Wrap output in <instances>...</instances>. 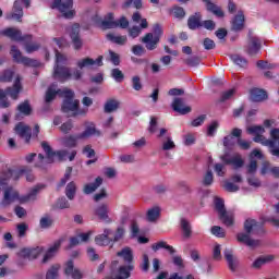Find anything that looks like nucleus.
<instances>
[{
	"label": "nucleus",
	"mask_w": 279,
	"mask_h": 279,
	"mask_svg": "<svg viewBox=\"0 0 279 279\" xmlns=\"http://www.w3.org/2000/svg\"><path fill=\"white\" fill-rule=\"evenodd\" d=\"M214 171L219 178H223L226 175V165L223 163H216L214 166Z\"/></svg>",
	"instance_id": "62"
},
{
	"label": "nucleus",
	"mask_w": 279,
	"mask_h": 279,
	"mask_svg": "<svg viewBox=\"0 0 279 279\" xmlns=\"http://www.w3.org/2000/svg\"><path fill=\"white\" fill-rule=\"evenodd\" d=\"M51 10H58L63 19H74L75 10H73V0H53L50 4Z\"/></svg>",
	"instance_id": "8"
},
{
	"label": "nucleus",
	"mask_w": 279,
	"mask_h": 279,
	"mask_svg": "<svg viewBox=\"0 0 279 279\" xmlns=\"http://www.w3.org/2000/svg\"><path fill=\"white\" fill-rule=\"evenodd\" d=\"M60 276V265H52L46 272V279H57Z\"/></svg>",
	"instance_id": "46"
},
{
	"label": "nucleus",
	"mask_w": 279,
	"mask_h": 279,
	"mask_svg": "<svg viewBox=\"0 0 279 279\" xmlns=\"http://www.w3.org/2000/svg\"><path fill=\"white\" fill-rule=\"evenodd\" d=\"M172 14H173L174 19L182 20L186 16V11H184V8H182V7H174L172 9Z\"/></svg>",
	"instance_id": "59"
},
{
	"label": "nucleus",
	"mask_w": 279,
	"mask_h": 279,
	"mask_svg": "<svg viewBox=\"0 0 279 279\" xmlns=\"http://www.w3.org/2000/svg\"><path fill=\"white\" fill-rule=\"evenodd\" d=\"M132 88L134 90H143V83L141 82V76L135 75L132 77Z\"/></svg>",
	"instance_id": "61"
},
{
	"label": "nucleus",
	"mask_w": 279,
	"mask_h": 279,
	"mask_svg": "<svg viewBox=\"0 0 279 279\" xmlns=\"http://www.w3.org/2000/svg\"><path fill=\"white\" fill-rule=\"evenodd\" d=\"M41 147L46 154V157L44 154H39L37 157V160L35 162V167L37 169H45L47 165L53 163V158L58 156L59 160H66V157L69 156L68 150H59V151H53L49 143L43 142Z\"/></svg>",
	"instance_id": "5"
},
{
	"label": "nucleus",
	"mask_w": 279,
	"mask_h": 279,
	"mask_svg": "<svg viewBox=\"0 0 279 279\" xmlns=\"http://www.w3.org/2000/svg\"><path fill=\"white\" fill-rule=\"evenodd\" d=\"M220 160L223 161V165H232L233 169H241L245 165L243 157L241 155L235 154L230 158V153H226L225 155L220 156Z\"/></svg>",
	"instance_id": "13"
},
{
	"label": "nucleus",
	"mask_w": 279,
	"mask_h": 279,
	"mask_svg": "<svg viewBox=\"0 0 279 279\" xmlns=\"http://www.w3.org/2000/svg\"><path fill=\"white\" fill-rule=\"evenodd\" d=\"M44 250L45 248H43V246H37L33 248H23L21 251V256H23L24 258H29V260H34L35 258H38L40 254H43Z\"/></svg>",
	"instance_id": "27"
},
{
	"label": "nucleus",
	"mask_w": 279,
	"mask_h": 279,
	"mask_svg": "<svg viewBox=\"0 0 279 279\" xmlns=\"http://www.w3.org/2000/svg\"><path fill=\"white\" fill-rule=\"evenodd\" d=\"M171 108L174 112L179 114H189L191 112V107L184 105V99L180 97H175L171 104Z\"/></svg>",
	"instance_id": "21"
},
{
	"label": "nucleus",
	"mask_w": 279,
	"mask_h": 279,
	"mask_svg": "<svg viewBox=\"0 0 279 279\" xmlns=\"http://www.w3.org/2000/svg\"><path fill=\"white\" fill-rule=\"evenodd\" d=\"M149 134H156L158 132V118L151 116L148 126Z\"/></svg>",
	"instance_id": "58"
},
{
	"label": "nucleus",
	"mask_w": 279,
	"mask_h": 279,
	"mask_svg": "<svg viewBox=\"0 0 279 279\" xmlns=\"http://www.w3.org/2000/svg\"><path fill=\"white\" fill-rule=\"evenodd\" d=\"M213 182H215V175L213 174V170H207L203 178V186H211Z\"/></svg>",
	"instance_id": "54"
},
{
	"label": "nucleus",
	"mask_w": 279,
	"mask_h": 279,
	"mask_svg": "<svg viewBox=\"0 0 279 279\" xmlns=\"http://www.w3.org/2000/svg\"><path fill=\"white\" fill-rule=\"evenodd\" d=\"M135 8V10H142L143 0H124L121 4L122 10H130V8Z\"/></svg>",
	"instance_id": "42"
},
{
	"label": "nucleus",
	"mask_w": 279,
	"mask_h": 279,
	"mask_svg": "<svg viewBox=\"0 0 279 279\" xmlns=\"http://www.w3.org/2000/svg\"><path fill=\"white\" fill-rule=\"evenodd\" d=\"M151 250L155 251V252H158V250H166L172 256H173V254H175V248H173V246L167 244L166 241H159L157 243H154L151 245Z\"/></svg>",
	"instance_id": "38"
},
{
	"label": "nucleus",
	"mask_w": 279,
	"mask_h": 279,
	"mask_svg": "<svg viewBox=\"0 0 279 279\" xmlns=\"http://www.w3.org/2000/svg\"><path fill=\"white\" fill-rule=\"evenodd\" d=\"M101 184H104V179L101 177H97L94 183H88L84 186L83 193L85 195H90L92 193H95Z\"/></svg>",
	"instance_id": "34"
},
{
	"label": "nucleus",
	"mask_w": 279,
	"mask_h": 279,
	"mask_svg": "<svg viewBox=\"0 0 279 279\" xmlns=\"http://www.w3.org/2000/svg\"><path fill=\"white\" fill-rule=\"evenodd\" d=\"M260 49H263V41L258 36L254 35V32L248 31L246 45L244 46V53L254 58V56H258V53H260Z\"/></svg>",
	"instance_id": "6"
},
{
	"label": "nucleus",
	"mask_w": 279,
	"mask_h": 279,
	"mask_svg": "<svg viewBox=\"0 0 279 279\" xmlns=\"http://www.w3.org/2000/svg\"><path fill=\"white\" fill-rule=\"evenodd\" d=\"M107 40L114 43V45H125L128 43V36H116L112 33L106 35Z\"/></svg>",
	"instance_id": "43"
},
{
	"label": "nucleus",
	"mask_w": 279,
	"mask_h": 279,
	"mask_svg": "<svg viewBox=\"0 0 279 279\" xmlns=\"http://www.w3.org/2000/svg\"><path fill=\"white\" fill-rule=\"evenodd\" d=\"M180 226L184 239H191L193 236V227L186 218H181Z\"/></svg>",
	"instance_id": "35"
},
{
	"label": "nucleus",
	"mask_w": 279,
	"mask_h": 279,
	"mask_svg": "<svg viewBox=\"0 0 279 279\" xmlns=\"http://www.w3.org/2000/svg\"><path fill=\"white\" fill-rule=\"evenodd\" d=\"M109 213L110 207L106 203L98 205L94 210V215H96V217H98V219L105 223H112V218H110Z\"/></svg>",
	"instance_id": "14"
},
{
	"label": "nucleus",
	"mask_w": 279,
	"mask_h": 279,
	"mask_svg": "<svg viewBox=\"0 0 279 279\" xmlns=\"http://www.w3.org/2000/svg\"><path fill=\"white\" fill-rule=\"evenodd\" d=\"M153 32L154 33H148L142 38V43L148 51H154V49L158 48V43H160V36L162 35V27L160 24H155Z\"/></svg>",
	"instance_id": "7"
},
{
	"label": "nucleus",
	"mask_w": 279,
	"mask_h": 279,
	"mask_svg": "<svg viewBox=\"0 0 279 279\" xmlns=\"http://www.w3.org/2000/svg\"><path fill=\"white\" fill-rule=\"evenodd\" d=\"M184 64L187 66H199V62H202V59L197 56L189 57L187 59L183 60Z\"/></svg>",
	"instance_id": "57"
},
{
	"label": "nucleus",
	"mask_w": 279,
	"mask_h": 279,
	"mask_svg": "<svg viewBox=\"0 0 279 279\" xmlns=\"http://www.w3.org/2000/svg\"><path fill=\"white\" fill-rule=\"evenodd\" d=\"M253 141L254 143H260V145H264L265 147H269V151L271 156L279 158V147L276 146L275 138L271 137V140H268L263 134H259V135H255Z\"/></svg>",
	"instance_id": "11"
},
{
	"label": "nucleus",
	"mask_w": 279,
	"mask_h": 279,
	"mask_svg": "<svg viewBox=\"0 0 279 279\" xmlns=\"http://www.w3.org/2000/svg\"><path fill=\"white\" fill-rule=\"evenodd\" d=\"M21 90H23V85L21 84V76H16L14 84L12 87H7L4 93L5 95L9 97H11V99H13L14 101H16V99H19V95H21Z\"/></svg>",
	"instance_id": "18"
},
{
	"label": "nucleus",
	"mask_w": 279,
	"mask_h": 279,
	"mask_svg": "<svg viewBox=\"0 0 279 279\" xmlns=\"http://www.w3.org/2000/svg\"><path fill=\"white\" fill-rule=\"evenodd\" d=\"M271 260H274L272 255L260 256L252 264V267L253 269H260L263 265H267V263H271Z\"/></svg>",
	"instance_id": "41"
},
{
	"label": "nucleus",
	"mask_w": 279,
	"mask_h": 279,
	"mask_svg": "<svg viewBox=\"0 0 279 279\" xmlns=\"http://www.w3.org/2000/svg\"><path fill=\"white\" fill-rule=\"evenodd\" d=\"M10 56L13 58V62L17 64H24V66H33L37 68L40 66V62L36 59H32L28 57H24L23 52L16 46H11Z\"/></svg>",
	"instance_id": "9"
},
{
	"label": "nucleus",
	"mask_w": 279,
	"mask_h": 279,
	"mask_svg": "<svg viewBox=\"0 0 279 279\" xmlns=\"http://www.w3.org/2000/svg\"><path fill=\"white\" fill-rule=\"evenodd\" d=\"M252 234H265V229L256 219L248 218L244 221V232L236 234L238 243H243L247 247H258L260 240L252 239Z\"/></svg>",
	"instance_id": "2"
},
{
	"label": "nucleus",
	"mask_w": 279,
	"mask_h": 279,
	"mask_svg": "<svg viewBox=\"0 0 279 279\" xmlns=\"http://www.w3.org/2000/svg\"><path fill=\"white\" fill-rule=\"evenodd\" d=\"M171 149H175V143L171 138V135H166L162 140V150L169 151Z\"/></svg>",
	"instance_id": "47"
},
{
	"label": "nucleus",
	"mask_w": 279,
	"mask_h": 279,
	"mask_svg": "<svg viewBox=\"0 0 279 279\" xmlns=\"http://www.w3.org/2000/svg\"><path fill=\"white\" fill-rule=\"evenodd\" d=\"M64 275L68 276V277H72V279H82V278H84V275L82 274V270L75 268V265L73 264V260H69L65 264Z\"/></svg>",
	"instance_id": "23"
},
{
	"label": "nucleus",
	"mask_w": 279,
	"mask_h": 279,
	"mask_svg": "<svg viewBox=\"0 0 279 279\" xmlns=\"http://www.w3.org/2000/svg\"><path fill=\"white\" fill-rule=\"evenodd\" d=\"M205 8L207 12H210V14H214V16H217V19H223L226 16V13L221 9V7L217 5L213 1H207L205 4Z\"/></svg>",
	"instance_id": "31"
},
{
	"label": "nucleus",
	"mask_w": 279,
	"mask_h": 279,
	"mask_svg": "<svg viewBox=\"0 0 279 279\" xmlns=\"http://www.w3.org/2000/svg\"><path fill=\"white\" fill-rule=\"evenodd\" d=\"M62 112L68 117H86L88 109H80V100L75 99V93L71 89H63ZM75 99V100H74Z\"/></svg>",
	"instance_id": "4"
},
{
	"label": "nucleus",
	"mask_w": 279,
	"mask_h": 279,
	"mask_svg": "<svg viewBox=\"0 0 279 279\" xmlns=\"http://www.w3.org/2000/svg\"><path fill=\"white\" fill-rule=\"evenodd\" d=\"M117 256L123 258L124 263L128 265H123L119 267V260H113L110 265V274L112 279H128L131 276V271L134 270V265H132V260H134V255L132 254V248L124 247L120 252L117 253ZM119 267V268H117Z\"/></svg>",
	"instance_id": "1"
},
{
	"label": "nucleus",
	"mask_w": 279,
	"mask_h": 279,
	"mask_svg": "<svg viewBox=\"0 0 279 279\" xmlns=\"http://www.w3.org/2000/svg\"><path fill=\"white\" fill-rule=\"evenodd\" d=\"M231 60L232 62H234V64L241 66L242 69H245V66H247V59L243 58L240 54H232Z\"/></svg>",
	"instance_id": "50"
},
{
	"label": "nucleus",
	"mask_w": 279,
	"mask_h": 279,
	"mask_svg": "<svg viewBox=\"0 0 279 279\" xmlns=\"http://www.w3.org/2000/svg\"><path fill=\"white\" fill-rule=\"evenodd\" d=\"M160 219V207H153L147 210L146 221L149 223H156Z\"/></svg>",
	"instance_id": "37"
},
{
	"label": "nucleus",
	"mask_w": 279,
	"mask_h": 279,
	"mask_svg": "<svg viewBox=\"0 0 279 279\" xmlns=\"http://www.w3.org/2000/svg\"><path fill=\"white\" fill-rule=\"evenodd\" d=\"M32 171V168L24 166L19 170L11 169V180H19L21 175H24V173H29Z\"/></svg>",
	"instance_id": "45"
},
{
	"label": "nucleus",
	"mask_w": 279,
	"mask_h": 279,
	"mask_svg": "<svg viewBox=\"0 0 279 279\" xmlns=\"http://www.w3.org/2000/svg\"><path fill=\"white\" fill-rule=\"evenodd\" d=\"M75 193H77V185L73 181H71L65 186V195L68 199H71V201L75 199Z\"/></svg>",
	"instance_id": "44"
},
{
	"label": "nucleus",
	"mask_w": 279,
	"mask_h": 279,
	"mask_svg": "<svg viewBox=\"0 0 279 279\" xmlns=\"http://www.w3.org/2000/svg\"><path fill=\"white\" fill-rule=\"evenodd\" d=\"M100 27L101 29H116V27H119V23L114 21V14H107L105 20L100 23Z\"/></svg>",
	"instance_id": "32"
},
{
	"label": "nucleus",
	"mask_w": 279,
	"mask_h": 279,
	"mask_svg": "<svg viewBox=\"0 0 279 279\" xmlns=\"http://www.w3.org/2000/svg\"><path fill=\"white\" fill-rule=\"evenodd\" d=\"M12 77H14V72L11 70H5L0 75V82H12Z\"/></svg>",
	"instance_id": "64"
},
{
	"label": "nucleus",
	"mask_w": 279,
	"mask_h": 279,
	"mask_svg": "<svg viewBox=\"0 0 279 279\" xmlns=\"http://www.w3.org/2000/svg\"><path fill=\"white\" fill-rule=\"evenodd\" d=\"M39 227L41 230H49V228L53 227V217L51 215L46 214L39 220Z\"/></svg>",
	"instance_id": "40"
},
{
	"label": "nucleus",
	"mask_w": 279,
	"mask_h": 279,
	"mask_svg": "<svg viewBox=\"0 0 279 279\" xmlns=\"http://www.w3.org/2000/svg\"><path fill=\"white\" fill-rule=\"evenodd\" d=\"M2 36L15 40L16 43H23V40H32V35H24L19 28L8 27L2 31Z\"/></svg>",
	"instance_id": "12"
},
{
	"label": "nucleus",
	"mask_w": 279,
	"mask_h": 279,
	"mask_svg": "<svg viewBox=\"0 0 279 279\" xmlns=\"http://www.w3.org/2000/svg\"><path fill=\"white\" fill-rule=\"evenodd\" d=\"M113 231L112 229H105L102 234H98L95 238L96 245L106 246L112 243Z\"/></svg>",
	"instance_id": "22"
},
{
	"label": "nucleus",
	"mask_w": 279,
	"mask_h": 279,
	"mask_svg": "<svg viewBox=\"0 0 279 279\" xmlns=\"http://www.w3.org/2000/svg\"><path fill=\"white\" fill-rule=\"evenodd\" d=\"M45 189V185L39 184L34 186L28 194L19 196V192L13 187H7L4 190V196L0 204V206L4 207L10 206L14 202H19L20 204H29V202H36L38 194L40 191Z\"/></svg>",
	"instance_id": "3"
},
{
	"label": "nucleus",
	"mask_w": 279,
	"mask_h": 279,
	"mask_svg": "<svg viewBox=\"0 0 279 279\" xmlns=\"http://www.w3.org/2000/svg\"><path fill=\"white\" fill-rule=\"evenodd\" d=\"M62 64H66V56L56 50V66H63Z\"/></svg>",
	"instance_id": "63"
},
{
	"label": "nucleus",
	"mask_w": 279,
	"mask_h": 279,
	"mask_svg": "<svg viewBox=\"0 0 279 279\" xmlns=\"http://www.w3.org/2000/svg\"><path fill=\"white\" fill-rule=\"evenodd\" d=\"M15 132L21 138H25L26 143L32 140V129L23 123L16 124Z\"/></svg>",
	"instance_id": "28"
},
{
	"label": "nucleus",
	"mask_w": 279,
	"mask_h": 279,
	"mask_svg": "<svg viewBox=\"0 0 279 279\" xmlns=\"http://www.w3.org/2000/svg\"><path fill=\"white\" fill-rule=\"evenodd\" d=\"M53 77L54 80L64 82V80H69V77H71V71L64 65H54Z\"/></svg>",
	"instance_id": "26"
},
{
	"label": "nucleus",
	"mask_w": 279,
	"mask_h": 279,
	"mask_svg": "<svg viewBox=\"0 0 279 279\" xmlns=\"http://www.w3.org/2000/svg\"><path fill=\"white\" fill-rule=\"evenodd\" d=\"M215 208L219 215L220 221H222V223L227 226V228H231V226H234V216L232 214H229L228 210H226L223 199L216 197Z\"/></svg>",
	"instance_id": "10"
},
{
	"label": "nucleus",
	"mask_w": 279,
	"mask_h": 279,
	"mask_svg": "<svg viewBox=\"0 0 279 279\" xmlns=\"http://www.w3.org/2000/svg\"><path fill=\"white\" fill-rule=\"evenodd\" d=\"M119 106H121V102L117 99H109L106 101L104 110L107 114H110V112H116V110H119Z\"/></svg>",
	"instance_id": "39"
},
{
	"label": "nucleus",
	"mask_w": 279,
	"mask_h": 279,
	"mask_svg": "<svg viewBox=\"0 0 279 279\" xmlns=\"http://www.w3.org/2000/svg\"><path fill=\"white\" fill-rule=\"evenodd\" d=\"M104 66V56H99L96 60L90 58L82 59L77 62L78 69H86V66Z\"/></svg>",
	"instance_id": "25"
},
{
	"label": "nucleus",
	"mask_w": 279,
	"mask_h": 279,
	"mask_svg": "<svg viewBox=\"0 0 279 279\" xmlns=\"http://www.w3.org/2000/svg\"><path fill=\"white\" fill-rule=\"evenodd\" d=\"M251 101L260 102L267 99V92L260 88H253L250 92Z\"/></svg>",
	"instance_id": "33"
},
{
	"label": "nucleus",
	"mask_w": 279,
	"mask_h": 279,
	"mask_svg": "<svg viewBox=\"0 0 279 279\" xmlns=\"http://www.w3.org/2000/svg\"><path fill=\"white\" fill-rule=\"evenodd\" d=\"M29 41H32V37L31 39L24 40V49L26 51V53H34V51H38V49H40V44L38 43H34V44H29Z\"/></svg>",
	"instance_id": "48"
},
{
	"label": "nucleus",
	"mask_w": 279,
	"mask_h": 279,
	"mask_svg": "<svg viewBox=\"0 0 279 279\" xmlns=\"http://www.w3.org/2000/svg\"><path fill=\"white\" fill-rule=\"evenodd\" d=\"M243 135V130L239 129V128H234L231 131L230 135H227L223 137V147H234V145H236V142H234V138H239Z\"/></svg>",
	"instance_id": "20"
},
{
	"label": "nucleus",
	"mask_w": 279,
	"mask_h": 279,
	"mask_svg": "<svg viewBox=\"0 0 279 279\" xmlns=\"http://www.w3.org/2000/svg\"><path fill=\"white\" fill-rule=\"evenodd\" d=\"M77 141H82L81 138H77L76 136L70 135L63 138V145L64 147H75L77 145Z\"/></svg>",
	"instance_id": "52"
},
{
	"label": "nucleus",
	"mask_w": 279,
	"mask_h": 279,
	"mask_svg": "<svg viewBox=\"0 0 279 279\" xmlns=\"http://www.w3.org/2000/svg\"><path fill=\"white\" fill-rule=\"evenodd\" d=\"M245 29V14L239 11L231 21V32H243Z\"/></svg>",
	"instance_id": "19"
},
{
	"label": "nucleus",
	"mask_w": 279,
	"mask_h": 279,
	"mask_svg": "<svg viewBox=\"0 0 279 279\" xmlns=\"http://www.w3.org/2000/svg\"><path fill=\"white\" fill-rule=\"evenodd\" d=\"M57 95H60L61 97H63L64 96V89H58L57 84L50 85L48 87V89L46 92V96H45L46 104H51V101H53V99H56Z\"/></svg>",
	"instance_id": "24"
},
{
	"label": "nucleus",
	"mask_w": 279,
	"mask_h": 279,
	"mask_svg": "<svg viewBox=\"0 0 279 279\" xmlns=\"http://www.w3.org/2000/svg\"><path fill=\"white\" fill-rule=\"evenodd\" d=\"M70 38L72 40L73 47L76 51L82 49L84 43L82 41V37H80V24H74L70 31Z\"/></svg>",
	"instance_id": "17"
},
{
	"label": "nucleus",
	"mask_w": 279,
	"mask_h": 279,
	"mask_svg": "<svg viewBox=\"0 0 279 279\" xmlns=\"http://www.w3.org/2000/svg\"><path fill=\"white\" fill-rule=\"evenodd\" d=\"M202 13L196 12L187 19V27L189 29L195 31L202 27Z\"/></svg>",
	"instance_id": "30"
},
{
	"label": "nucleus",
	"mask_w": 279,
	"mask_h": 279,
	"mask_svg": "<svg viewBox=\"0 0 279 279\" xmlns=\"http://www.w3.org/2000/svg\"><path fill=\"white\" fill-rule=\"evenodd\" d=\"M90 136H101V132H99L95 125H89L85 129V131L78 135H76V138H90Z\"/></svg>",
	"instance_id": "36"
},
{
	"label": "nucleus",
	"mask_w": 279,
	"mask_h": 279,
	"mask_svg": "<svg viewBox=\"0 0 279 279\" xmlns=\"http://www.w3.org/2000/svg\"><path fill=\"white\" fill-rule=\"evenodd\" d=\"M246 132L248 134H254V136H258L259 134H265V128H263V125H253L248 126Z\"/></svg>",
	"instance_id": "53"
},
{
	"label": "nucleus",
	"mask_w": 279,
	"mask_h": 279,
	"mask_svg": "<svg viewBox=\"0 0 279 279\" xmlns=\"http://www.w3.org/2000/svg\"><path fill=\"white\" fill-rule=\"evenodd\" d=\"M223 189L228 191V193H236L241 187L232 181H225Z\"/></svg>",
	"instance_id": "56"
},
{
	"label": "nucleus",
	"mask_w": 279,
	"mask_h": 279,
	"mask_svg": "<svg viewBox=\"0 0 279 279\" xmlns=\"http://www.w3.org/2000/svg\"><path fill=\"white\" fill-rule=\"evenodd\" d=\"M16 230H17V236L20 239H23V236L27 234V230H29V226H27V223L25 222H21L16 226Z\"/></svg>",
	"instance_id": "55"
},
{
	"label": "nucleus",
	"mask_w": 279,
	"mask_h": 279,
	"mask_svg": "<svg viewBox=\"0 0 279 279\" xmlns=\"http://www.w3.org/2000/svg\"><path fill=\"white\" fill-rule=\"evenodd\" d=\"M17 110L22 114L29 117L32 114V107L29 106V100H25L24 102L20 104L17 106Z\"/></svg>",
	"instance_id": "49"
},
{
	"label": "nucleus",
	"mask_w": 279,
	"mask_h": 279,
	"mask_svg": "<svg viewBox=\"0 0 279 279\" xmlns=\"http://www.w3.org/2000/svg\"><path fill=\"white\" fill-rule=\"evenodd\" d=\"M225 259L227 260V265L230 271H236L239 269V257L234 255V251L232 248H225L223 251Z\"/></svg>",
	"instance_id": "15"
},
{
	"label": "nucleus",
	"mask_w": 279,
	"mask_h": 279,
	"mask_svg": "<svg viewBox=\"0 0 279 279\" xmlns=\"http://www.w3.org/2000/svg\"><path fill=\"white\" fill-rule=\"evenodd\" d=\"M10 106L11 104L10 100H8L5 92L0 88V108H10Z\"/></svg>",
	"instance_id": "60"
},
{
	"label": "nucleus",
	"mask_w": 279,
	"mask_h": 279,
	"mask_svg": "<svg viewBox=\"0 0 279 279\" xmlns=\"http://www.w3.org/2000/svg\"><path fill=\"white\" fill-rule=\"evenodd\" d=\"M23 5L21 1H15L13 3L12 12L7 14V21H17V23H23Z\"/></svg>",
	"instance_id": "16"
},
{
	"label": "nucleus",
	"mask_w": 279,
	"mask_h": 279,
	"mask_svg": "<svg viewBox=\"0 0 279 279\" xmlns=\"http://www.w3.org/2000/svg\"><path fill=\"white\" fill-rule=\"evenodd\" d=\"M62 245V240H57L52 246H50L48 248V251L46 252L44 258H43V263H49V260H51V258H53V256H56L58 254V250H60Z\"/></svg>",
	"instance_id": "29"
},
{
	"label": "nucleus",
	"mask_w": 279,
	"mask_h": 279,
	"mask_svg": "<svg viewBox=\"0 0 279 279\" xmlns=\"http://www.w3.org/2000/svg\"><path fill=\"white\" fill-rule=\"evenodd\" d=\"M111 77H113L116 82L121 84V82L125 80V74H123V72L119 68H116L111 70Z\"/></svg>",
	"instance_id": "51"
}]
</instances>
